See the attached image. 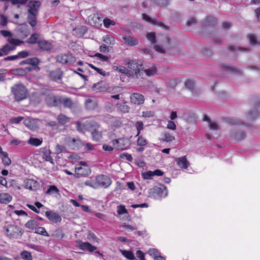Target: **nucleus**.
Masks as SVG:
<instances>
[{"mask_svg":"<svg viewBox=\"0 0 260 260\" xmlns=\"http://www.w3.org/2000/svg\"><path fill=\"white\" fill-rule=\"evenodd\" d=\"M131 67L136 69V78L138 79H146L148 77L155 76L157 73V67L155 64H152L149 68L144 69L142 62L137 61V64L132 63L131 64Z\"/></svg>","mask_w":260,"mask_h":260,"instance_id":"1","label":"nucleus"},{"mask_svg":"<svg viewBox=\"0 0 260 260\" xmlns=\"http://www.w3.org/2000/svg\"><path fill=\"white\" fill-rule=\"evenodd\" d=\"M4 231L5 235L10 238H19L23 234L22 229L15 224H9L5 226Z\"/></svg>","mask_w":260,"mask_h":260,"instance_id":"2","label":"nucleus"},{"mask_svg":"<svg viewBox=\"0 0 260 260\" xmlns=\"http://www.w3.org/2000/svg\"><path fill=\"white\" fill-rule=\"evenodd\" d=\"M168 193L167 187L162 184H158L154 186L149 190V196L155 199L165 198Z\"/></svg>","mask_w":260,"mask_h":260,"instance_id":"3","label":"nucleus"},{"mask_svg":"<svg viewBox=\"0 0 260 260\" xmlns=\"http://www.w3.org/2000/svg\"><path fill=\"white\" fill-rule=\"evenodd\" d=\"M132 63L137 64V61L133 60L128 61L127 63L128 68L122 66H115L114 67V68L115 70L117 71L119 73L125 74L128 77H136V70L135 68H133L131 67V64Z\"/></svg>","mask_w":260,"mask_h":260,"instance_id":"4","label":"nucleus"},{"mask_svg":"<svg viewBox=\"0 0 260 260\" xmlns=\"http://www.w3.org/2000/svg\"><path fill=\"white\" fill-rule=\"evenodd\" d=\"M75 172L76 177L79 178L89 175L90 170L85 162L80 161L79 164L75 166Z\"/></svg>","mask_w":260,"mask_h":260,"instance_id":"5","label":"nucleus"},{"mask_svg":"<svg viewBox=\"0 0 260 260\" xmlns=\"http://www.w3.org/2000/svg\"><path fill=\"white\" fill-rule=\"evenodd\" d=\"M15 98L17 101H21L26 97V89L22 85H16L12 88Z\"/></svg>","mask_w":260,"mask_h":260,"instance_id":"6","label":"nucleus"},{"mask_svg":"<svg viewBox=\"0 0 260 260\" xmlns=\"http://www.w3.org/2000/svg\"><path fill=\"white\" fill-rule=\"evenodd\" d=\"M112 143L114 148L117 150L126 149L130 146L129 140L124 138L113 140Z\"/></svg>","mask_w":260,"mask_h":260,"instance_id":"7","label":"nucleus"},{"mask_svg":"<svg viewBox=\"0 0 260 260\" xmlns=\"http://www.w3.org/2000/svg\"><path fill=\"white\" fill-rule=\"evenodd\" d=\"M24 125L31 131H36L39 128L41 123L40 120L27 117L23 121Z\"/></svg>","mask_w":260,"mask_h":260,"instance_id":"8","label":"nucleus"},{"mask_svg":"<svg viewBox=\"0 0 260 260\" xmlns=\"http://www.w3.org/2000/svg\"><path fill=\"white\" fill-rule=\"evenodd\" d=\"M98 188L99 187L107 188L112 183L111 179L108 176L100 175L96 177Z\"/></svg>","mask_w":260,"mask_h":260,"instance_id":"9","label":"nucleus"},{"mask_svg":"<svg viewBox=\"0 0 260 260\" xmlns=\"http://www.w3.org/2000/svg\"><path fill=\"white\" fill-rule=\"evenodd\" d=\"M56 59L58 62L61 63L65 64H73L75 61V58L70 54H60L56 57Z\"/></svg>","mask_w":260,"mask_h":260,"instance_id":"10","label":"nucleus"},{"mask_svg":"<svg viewBox=\"0 0 260 260\" xmlns=\"http://www.w3.org/2000/svg\"><path fill=\"white\" fill-rule=\"evenodd\" d=\"M39 183L32 179H26L24 181V187L30 190H36L39 187Z\"/></svg>","mask_w":260,"mask_h":260,"instance_id":"11","label":"nucleus"},{"mask_svg":"<svg viewBox=\"0 0 260 260\" xmlns=\"http://www.w3.org/2000/svg\"><path fill=\"white\" fill-rule=\"evenodd\" d=\"M77 246L82 250H86L90 252H92L97 249L96 247L92 245L89 243L87 242H83L81 241L77 242Z\"/></svg>","mask_w":260,"mask_h":260,"instance_id":"12","label":"nucleus"},{"mask_svg":"<svg viewBox=\"0 0 260 260\" xmlns=\"http://www.w3.org/2000/svg\"><path fill=\"white\" fill-rule=\"evenodd\" d=\"M66 141L68 145L73 149H78L83 145L82 141L78 138L69 137L67 138Z\"/></svg>","mask_w":260,"mask_h":260,"instance_id":"13","label":"nucleus"},{"mask_svg":"<svg viewBox=\"0 0 260 260\" xmlns=\"http://www.w3.org/2000/svg\"><path fill=\"white\" fill-rule=\"evenodd\" d=\"M98 126V123L95 122L93 121H87L85 123L81 124L79 122L77 123V127L79 131L83 133L84 132L83 128L85 127V129H89L91 127H96Z\"/></svg>","mask_w":260,"mask_h":260,"instance_id":"14","label":"nucleus"},{"mask_svg":"<svg viewBox=\"0 0 260 260\" xmlns=\"http://www.w3.org/2000/svg\"><path fill=\"white\" fill-rule=\"evenodd\" d=\"M162 175L163 172L160 170L147 171L142 173V176L144 179H152L154 176H161Z\"/></svg>","mask_w":260,"mask_h":260,"instance_id":"15","label":"nucleus"},{"mask_svg":"<svg viewBox=\"0 0 260 260\" xmlns=\"http://www.w3.org/2000/svg\"><path fill=\"white\" fill-rule=\"evenodd\" d=\"M101 18L97 14L90 15L88 18V22L91 25L96 27L101 25Z\"/></svg>","mask_w":260,"mask_h":260,"instance_id":"16","label":"nucleus"},{"mask_svg":"<svg viewBox=\"0 0 260 260\" xmlns=\"http://www.w3.org/2000/svg\"><path fill=\"white\" fill-rule=\"evenodd\" d=\"M131 102L135 105H141L144 103L145 98L144 96L139 93H134L130 97Z\"/></svg>","mask_w":260,"mask_h":260,"instance_id":"17","label":"nucleus"},{"mask_svg":"<svg viewBox=\"0 0 260 260\" xmlns=\"http://www.w3.org/2000/svg\"><path fill=\"white\" fill-rule=\"evenodd\" d=\"M45 215L49 220L54 223L60 222L61 221V216L58 214L52 211L45 212Z\"/></svg>","mask_w":260,"mask_h":260,"instance_id":"18","label":"nucleus"},{"mask_svg":"<svg viewBox=\"0 0 260 260\" xmlns=\"http://www.w3.org/2000/svg\"><path fill=\"white\" fill-rule=\"evenodd\" d=\"M0 33L5 37H9L8 41L11 44L19 45L21 43L20 41L12 38V34L9 31L2 30L0 31Z\"/></svg>","mask_w":260,"mask_h":260,"instance_id":"19","label":"nucleus"},{"mask_svg":"<svg viewBox=\"0 0 260 260\" xmlns=\"http://www.w3.org/2000/svg\"><path fill=\"white\" fill-rule=\"evenodd\" d=\"M175 161L178 166L182 169H186L189 165V162L187 161L185 156L176 158Z\"/></svg>","mask_w":260,"mask_h":260,"instance_id":"20","label":"nucleus"},{"mask_svg":"<svg viewBox=\"0 0 260 260\" xmlns=\"http://www.w3.org/2000/svg\"><path fill=\"white\" fill-rule=\"evenodd\" d=\"M38 13L28 11L27 21L32 27L35 26L37 24L36 16Z\"/></svg>","mask_w":260,"mask_h":260,"instance_id":"21","label":"nucleus"},{"mask_svg":"<svg viewBox=\"0 0 260 260\" xmlns=\"http://www.w3.org/2000/svg\"><path fill=\"white\" fill-rule=\"evenodd\" d=\"M86 108L89 110H95L98 108V103L95 100L88 99L85 102Z\"/></svg>","mask_w":260,"mask_h":260,"instance_id":"22","label":"nucleus"},{"mask_svg":"<svg viewBox=\"0 0 260 260\" xmlns=\"http://www.w3.org/2000/svg\"><path fill=\"white\" fill-rule=\"evenodd\" d=\"M39 47L44 50H49L53 48L52 44L46 40H41L38 42Z\"/></svg>","mask_w":260,"mask_h":260,"instance_id":"23","label":"nucleus"},{"mask_svg":"<svg viewBox=\"0 0 260 260\" xmlns=\"http://www.w3.org/2000/svg\"><path fill=\"white\" fill-rule=\"evenodd\" d=\"M117 111L122 114H125L129 112L130 108L126 105L125 102L118 103L116 104Z\"/></svg>","mask_w":260,"mask_h":260,"instance_id":"24","label":"nucleus"},{"mask_svg":"<svg viewBox=\"0 0 260 260\" xmlns=\"http://www.w3.org/2000/svg\"><path fill=\"white\" fill-rule=\"evenodd\" d=\"M108 122L111 126L115 128L119 127L122 125V121L119 117H110L108 120Z\"/></svg>","mask_w":260,"mask_h":260,"instance_id":"25","label":"nucleus"},{"mask_svg":"<svg viewBox=\"0 0 260 260\" xmlns=\"http://www.w3.org/2000/svg\"><path fill=\"white\" fill-rule=\"evenodd\" d=\"M46 103L49 106H55L58 103V99L53 94H49L46 97Z\"/></svg>","mask_w":260,"mask_h":260,"instance_id":"26","label":"nucleus"},{"mask_svg":"<svg viewBox=\"0 0 260 260\" xmlns=\"http://www.w3.org/2000/svg\"><path fill=\"white\" fill-rule=\"evenodd\" d=\"M41 152L43 154V158L46 161H49L51 164H53V159L51 156V151L46 148L41 149Z\"/></svg>","mask_w":260,"mask_h":260,"instance_id":"27","label":"nucleus"},{"mask_svg":"<svg viewBox=\"0 0 260 260\" xmlns=\"http://www.w3.org/2000/svg\"><path fill=\"white\" fill-rule=\"evenodd\" d=\"M175 137L171 133L165 132L161 135V140L163 142L170 143L175 140Z\"/></svg>","mask_w":260,"mask_h":260,"instance_id":"28","label":"nucleus"},{"mask_svg":"<svg viewBox=\"0 0 260 260\" xmlns=\"http://www.w3.org/2000/svg\"><path fill=\"white\" fill-rule=\"evenodd\" d=\"M92 89L93 91L96 92H105L107 90L104 84L102 82H98L94 84L92 87Z\"/></svg>","mask_w":260,"mask_h":260,"instance_id":"29","label":"nucleus"},{"mask_svg":"<svg viewBox=\"0 0 260 260\" xmlns=\"http://www.w3.org/2000/svg\"><path fill=\"white\" fill-rule=\"evenodd\" d=\"M12 200V196L8 193L3 192L0 193V203L7 204Z\"/></svg>","mask_w":260,"mask_h":260,"instance_id":"30","label":"nucleus"},{"mask_svg":"<svg viewBox=\"0 0 260 260\" xmlns=\"http://www.w3.org/2000/svg\"><path fill=\"white\" fill-rule=\"evenodd\" d=\"M62 76V72L59 69H56L54 71L50 72V78L54 81L60 80Z\"/></svg>","mask_w":260,"mask_h":260,"instance_id":"31","label":"nucleus"},{"mask_svg":"<svg viewBox=\"0 0 260 260\" xmlns=\"http://www.w3.org/2000/svg\"><path fill=\"white\" fill-rule=\"evenodd\" d=\"M40 6V3L37 1L30 2L29 3V9L28 12L38 13V10Z\"/></svg>","mask_w":260,"mask_h":260,"instance_id":"32","label":"nucleus"},{"mask_svg":"<svg viewBox=\"0 0 260 260\" xmlns=\"http://www.w3.org/2000/svg\"><path fill=\"white\" fill-rule=\"evenodd\" d=\"M123 41L125 44H128L131 46H135L138 44V41H137V40L131 36L123 37Z\"/></svg>","mask_w":260,"mask_h":260,"instance_id":"33","label":"nucleus"},{"mask_svg":"<svg viewBox=\"0 0 260 260\" xmlns=\"http://www.w3.org/2000/svg\"><path fill=\"white\" fill-rule=\"evenodd\" d=\"M27 143L31 146L38 147L42 144L43 140L42 139L31 137L28 140Z\"/></svg>","mask_w":260,"mask_h":260,"instance_id":"34","label":"nucleus"},{"mask_svg":"<svg viewBox=\"0 0 260 260\" xmlns=\"http://www.w3.org/2000/svg\"><path fill=\"white\" fill-rule=\"evenodd\" d=\"M99 126V125L98 124V126L96 127H91V128H95L92 132H91V135L92 137V139L93 140L95 141H99L101 140L102 138V134L101 132L97 130L96 128Z\"/></svg>","mask_w":260,"mask_h":260,"instance_id":"35","label":"nucleus"},{"mask_svg":"<svg viewBox=\"0 0 260 260\" xmlns=\"http://www.w3.org/2000/svg\"><path fill=\"white\" fill-rule=\"evenodd\" d=\"M86 186H88L94 189H98V185L95 178H90L89 179L86 180L84 183Z\"/></svg>","mask_w":260,"mask_h":260,"instance_id":"36","label":"nucleus"},{"mask_svg":"<svg viewBox=\"0 0 260 260\" xmlns=\"http://www.w3.org/2000/svg\"><path fill=\"white\" fill-rule=\"evenodd\" d=\"M120 252L127 259L129 260L135 259V255L132 251L121 249L120 250Z\"/></svg>","mask_w":260,"mask_h":260,"instance_id":"37","label":"nucleus"},{"mask_svg":"<svg viewBox=\"0 0 260 260\" xmlns=\"http://www.w3.org/2000/svg\"><path fill=\"white\" fill-rule=\"evenodd\" d=\"M204 120L208 123V126L211 129L216 130L218 128V125L217 123L215 121L211 120L208 117L205 116Z\"/></svg>","mask_w":260,"mask_h":260,"instance_id":"38","label":"nucleus"},{"mask_svg":"<svg viewBox=\"0 0 260 260\" xmlns=\"http://www.w3.org/2000/svg\"><path fill=\"white\" fill-rule=\"evenodd\" d=\"M38 225V222L36 220L34 219H31L25 223V225L26 228L32 230H35Z\"/></svg>","mask_w":260,"mask_h":260,"instance_id":"39","label":"nucleus"},{"mask_svg":"<svg viewBox=\"0 0 260 260\" xmlns=\"http://www.w3.org/2000/svg\"><path fill=\"white\" fill-rule=\"evenodd\" d=\"M102 41L109 45H113L115 43V39L111 36L107 35L103 37Z\"/></svg>","mask_w":260,"mask_h":260,"instance_id":"40","label":"nucleus"},{"mask_svg":"<svg viewBox=\"0 0 260 260\" xmlns=\"http://www.w3.org/2000/svg\"><path fill=\"white\" fill-rule=\"evenodd\" d=\"M115 106L112 102L109 101L105 103L104 109L106 111L111 113L115 110Z\"/></svg>","mask_w":260,"mask_h":260,"instance_id":"41","label":"nucleus"},{"mask_svg":"<svg viewBox=\"0 0 260 260\" xmlns=\"http://www.w3.org/2000/svg\"><path fill=\"white\" fill-rule=\"evenodd\" d=\"M59 191L55 185L50 186L46 191V194L51 195L53 194H59Z\"/></svg>","mask_w":260,"mask_h":260,"instance_id":"42","label":"nucleus"},{"mask_svg":"<svg viewBox=\"0 0 260 260\" xmlns=\"http://www.w3.org/2000/svg\"><path fill=\"white\" fill-rule=\"evenodd\" d=\"M135 126L137 129V134L136 136H139L141 131L144 129V124L142 121H137L135 122Z\"/></svg>","mask_w":260,"mask_h":260,"instance_id":"43","label":"nucleus"},{"mask_svg":"<svg viewBox=\"0 0 260 260\" xmlns=\"http://www.w3.org/2000/svg\"><path fill=\"white\" fill-rule=\"evenodd\" d=\"M57 119L61 124H64L70 121V118L63 114H59Z\"/></svg>","mask_w":260,"mask_h":260,"instance_id":"44","label":"nucleus"},{"mask_svg":"<svg viewBox=\"0 0 260 260\" xmlns=\"http://www.w3.org/2000/svg\"><path fill=\"white\" fill-rule=\"evenodd\" d=\"M89 66L91 69H93L94 70L96 71L97 73H98L99 74H100V75H102L103 76H109V73L106 72L105 71L103 70L102 69H99V68H98L95 67V66H94L92 64H89Z\"/></svg>","mask_w":260,"mask_h":260,"instance_id":"45","label":"nucleus"},{"mask_svg":"<svg viewBox=\"0 0 260 260\" xmlns=\"http://www.w3.org/2000/svg\"><path fill=\"white\" fill-rule=\"evenodd\" d=\"M1 158L2 160V162L5 166H9L11 163V160L8 156L7 153H5L3 155L1 156Z\"/></svg>","mask_w":260,"mask_h":260,"instance_id":"46","label":"nucleus"},{"mask_svg":"<svg viewBox=\"0 0 260 260\" xmlns=\"http://www.w3.org/2000/svg\"><path fill=\"white\" fill-rule=\"evenodd\" d=\"M103 24H104V26L106 27V28H109L110 26H114L115 25V22L114 21L109 19V18H105L104 20H103Z\"/></svg>","mask_w":260,"mask_h":260,"instance_id":"47","label":"nucleus"},{"mask_svg":"<svg viewBox=\"0 0 260 260\" xmlns=\"http://www.w3.org/2000/svg\"><path fill=\"white\" fill-rule=\"evenodd\" d=\"M26 62H27L28 64L36 67L38 65L39 60L37 57L30 58L26 59Z\"/></svg>","mask_w":260,"mask_h":260,"instance_id":"48","label":"nucleus"},{"mask_svg":"<svg viewBox=\"0 0 260 260\" xmlns=\"http://www.w3.org/2000/svg\"><path fill=\"white\" fill-rule=\"evenodd\" d=\"M35 233L44 236H49V235L46 231L45 229L43 227L37 226L35 229Z\"/></svg>","mask_w":260,"mask_h":260,"instance_id":"49","label":"nucleus"},{"mask_svg":"<svg viewBox=\"0 0 260 260\" xmlns=\"http://www.w3.org/2000/svg\"><path fill=\"white\" fill-rule=\"evenodd\" d=\"M39 38V35L38 34H34L28 39V42L30 44L38 43Z\"/></svg>","mask_w":260,"mask_h":260,"instance_id":"50","label":"nucleus"},{"mask_svg":"<svg viewBox=\"0 0 260 260\" xmlns=\"http://www.w3.org/2000/svg\"><path fill=\"white\" fill-rule=\"evenodd\" d=\"M185 88L188 90H192L194 87V82L191 80H186L184 83Z\"/></svg>","mask_w":260,"mask_h":260,"instance_id":"51","label":"nucleus"},{"mask_svg":"<svg viewBox=\"0 0 260 260\" xmlns=\"http://www.w3.org/2000/svg\"><path fill=\"white\" fill-rule=\"evenodd\" d=\"M117 212L119 215L127 214V210L126 209L125 206L120 205L117 207Z\"/></svg>","mask_w":260,"mask_h":260,"instance_id":"52","label":"nucleus"},{"mask_svg":"<svg viewBox=\"0 0 260 260\" xmlns=\"http://www.w3.org/2000/svg\"><path fill=\"white\" fill-rule=\"evenodd\" d=\"M142 17H143V18L144 20H145V21H146L150 23H152L153 24H157L159 25V22H157V21L155 19L151 18V17H150L148 15H147L146 14H143L142 15Z\"/></svg>","mask_w":260,"mask_h":260,"instance_id":"53","label":"nucleus"},{"mask_svg":"<svg viewBox=\"0 0 260 260\" xmlns=\"http://www.w3.org/2000/svg\"><path fill=\"white\" fill-rule=\"evenodd\" d=\"M138 137V138L137 141V144L138 146H144L147 144V141L146 139H145L142 136L139 135Z\"/></svg>","mask_w":260,"mask_h":260,"instance_id":"54","label":"nucleus"},{"mask_svg":"<svg viewBox=\"0 0 260 260\" xmlns=\"http://www.w3.org/2000/svg\"><path fill=\"white\" fill-rule=\"evenodd\" d=\"M180 80L179 79H172L168 81V85L171 88H174L179 82Z\"/></svg>","mask_w":260,"mask_h":260,"instance_id":"55","label":"nucleus"},{"mask_svg":"<svg viewBox=\"0 0 260 260\" xmlns=\"http://www.w3.org/2000/svg\"><path fill=\"white\" fill-rule=\"evenodd\" d=\"M87 238L88 240H89V241H91V242H96V243H99V239H98L96 236H95V235L93 233H91V232H89L88 235H87Z\"/></svg>","mask_w":260,"mask_h":260,"instance_id":"56","label":"nucleus"},{"mask_svg":"<svg viewBox=\"0 0 260 260\" xmlns=\"http://www.w3.org/2000/svg\"><path fill=\"white\" fill-rule=\"evenodd\" d=\"M21 257L24 260H31V253L27 251H24L21 253Z\"/></svg>","mask_w":260,"mask_h":260,"instance_id":"57","label":"nucleus"},{"mask_svg":"<svg viewBox=\"0 0 260 260\" xmlns=\"http://www.w3.org/2000/svg\"><path fill=\"white\" fill-rule=\"evenodd\" d=\"M154 116V112L152 111L142 112V117L145 118L152 117Z\"/></svg>","mask_w":260,"mask_h":260,"instance_id":"58","label":"nucleus"},{"mask_svg":"<svg viewBox=\"0 0 260 260\" xmlns=\"http://www.w3.org/2000/svg\"><path fill=\"white\" fill-rule=\"evenodd\" d=\"M148 252V254L150 256H152L154 259H155V257H156V256L159 254L158 251L154 248L150 249Z\"/></svg>","mask_w":260,"mask_h":260,"instance_id":"59","label":"nucleus"},{"mask_svg":"<svg viewBox=\"0 0 260 260\" xmlns=\"http://www.w3.org/2000/svg\"><path fill=\"white\" fill-rule=\"evenodd\" d=\"M13 48L12 46L9 44L6 45L1 49V51L5 54H7L11 50H13Z\"/></svg>","mask_w":260,"mask_h":260,"instance_id":"60","label":"nucleus"},{"mask_svg":"<svg viewBox=\"0 0 260 260\" xmlns=\"http://www.w3.org/2000/svg\"><path fill=\"white\" fill-rule=\"evenodd\" d=\"M167 128L175 131L176 129V125L174 121L172 120H169L167 125Z\"/></svg>","mask_w":260,"mask_h":260,"instance_id":"61","label":"nucleus"},{"mask_svg":"<svg viewBox=\"0 0 260 260\" xmlns=\"http://www.w3.org/2000/svg\"><path fill=\"white\" fill-rule=\"evenodd\" d=\"M147 39L151 42V43L154 44L155 40V35L153 32L148 33L146 35Z\"/></svg>","mask_w":260,"mask_h":260,"instance_id":"62","label":"nucleus"},{"mask_svg":"<svg viewBox=\"0 0 260 260\" xmlns=\"http://www.w3.org/2000/svg\"><path fill=\"white\" fill-rule=\"evenodd\" d=\"M23 119V117H13L10 119V122L12 124H18L20 121H21Z\"/></svg>","mask_w":260,"mask_h":260,"instance_id":"63","label":"nucleus"},{"mask_svg":"<svg viewBox=\"0 0 260 260\" xmlns=\"http://www.w3.org/2000/svg\"><path fill=\"white\" fill-rule=\"evenodd\" d=\"M248 39L249 42L251 45H255L258 43L257 41L256 37L253 35H249L248 36Z\"/></svg>","mask_w":260,"mask_h":260,"instance_id":"64","label":"nucleus"}]
</instances>
